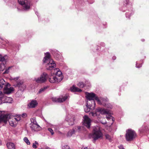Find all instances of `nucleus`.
I'll use <instances>...</instances> for the list:
<instances>
[{
  "mask_svg": "<svg viewBox=\"0 0 149 149\" xmlns=\"http://www.w3.org/2000/svg\"><path fill=\"white\" fill-rule=\"evenodd\" d=\"M44 63H47L46 69L47 70H52L56 66V64L53 60L50 58V55L49 53L47 52L45 54V56L43 60Z\"/></svg>",
  "mask_w": 149,
  "mask_h": 149,
  "instance_id": "f257e3e1",
  "label": "nucleus"
},
{
  "mask_svg": "<svg viewBox=\"0 0 149 149\" xmlns=\"http://www.w3.org/2000/svg\"><path fill=\"white\" fill-rule=\"evenodd\" d=\"M86 97L87 99V102L93 104L94 106H95V100H96L98 104H101V100H99L95 94L93 93H89L87 92L85 93Z\"/></svg>",
  "mask_w": 149,
  "mask_h": 149,
  "instance_id": "f03ea898",
  "label": "nucleus"
},
{
  "mask_svg": "<svg viewBox=\"0 0 149 149\" xmlns=\"http://www.w3.org/2000/svg\"><path fill=\"white\" fill-rule=\"evenodd\" d=\"M102 134L101 132L100 127L98 126L95 127L93 129V133L89 135V137H91L93 139V141H95L99 139L102 138Z\"/></svg>",
  "mask_w": 149,
  "mask_h": 149,
  "instance_id": "7ed1b4c3",
  "label": "nucleus"
},
{
  "mask_svg": "<svg viewBox=\"0 0 149 149\" xmlns=\"http://www.w3.org/2000/svg\"><path fill=\"white\" fill-rule=\"evenodd\" d=\"M98 112L102 114H108V116H107L106 117L107 119L108 120L111 119L112 118L111 116L109 115L110 112V111L108 110L105 109H104L100 108H98L97 109L95 113L93 112H91V115L93 116H96L97 115V113Z\"/></svg>",
  "mask_w": 149,
  "mask_h": 149,
  "instance_id": "20e7f679",
  "label": "nucleus"
},
{
  "mask_svg": "<svg viewBox=\"0 0 149 149\" xmlns=\"http://www.w3.org/2000/svg\"><path fill=\"white\" fill-rule=\"evenodd\" d=\"M136 134L134 130L130 129L126 130L125 138L127 141H132L136 138Z\"/></svg>",
  "mask_w": 149,
  "mask_h": 149,
  "instance_id": "39448f33",
  "label": "nucleus"
},
{
  "mask_svg": "<svg viewBox=\"0 0 149 149\" xmlns=\"http://www.w3.org/2000/svg\"><path fill=\"white\" fill-rule=\"evenodd\" d=\"M12 100L11 97L6 96L4 93L0 91V104L5 103H11Z\"/></svg>",
  "mask_w": 149,
  "mask_h": 149,
  "instance_id": "423d86ee",
  "label": "nucleus"
},
{
  "mask_svg": "<svg viewBox=\"0 0 149 149\" xmlns=\"http://www.w3.org/2000/svg\"><path fill=\"white\" fill-rule=\"evenodd\" d=\"M18 2L22 6L23 10L27 11L30 9V3L27 0H18Z\"/></svg>",
  "mask_w": 149,
  "mask_h": 149,
  "instance_id": "0eeeda50",
  "label": "nucleus"
},
{
  "mask_svg": "<svg viewBox=\"0 0 149 149\" xmlns=\"http://www.w3.org/2000/svg\"><path fill=\"white\" fill-rule=\"evenodd\" d=\"M47 77V74L45 72H44L40 77L35 79L36 82L37 83H42L46 81Z\"/></svg>",
  "mask_w": 149,
  "mask_h": 149,
  "instance_id": "6e6552de",
  "label": "nucleus"
},
{
  "mask_svg": "<svg viewBox=\"0 0 149 149\" xmlns=\"http://www.w3.org/2000/svg\"><path fill=\"white\" fill-rule=\"evenodd\" d=\"M68 95L66 94L63 96H60L59 98L53 97L52 98V100L54 102H62L65 101L68 98Z\"/></svg>",
  "mask_w": 149,
  "mask_h": 149,
  "instance_id": "1a4fd4ad",
  "label": "nucleus"
},
{
  "mask_svg": "<svg viewBox=\"0 0 149 149\" xmlns=\"http://www.w3.org/2000/svg\"><path fill=\"white\" fill-rule=\"evenodd\" d=\"M49 81L51 83H57L62 80V78L51 75L48 77Z\"/></svg>",
  "mask_w": 149,
  "mask_h": 149,
  "instance_id": "9d476101",
  "label": "nucleus"
},
{
  "mask_svg": "<svg viewBox=\"0 0 149 149\" xmlns=\"http://www.w3.org/2000/svg\"><path fill=\"white\" fill-rule=\"evenodd\" d=\"M14 86L15 87H18L19 90L22 91H24L26 88V85L22 81H18L17 84L14 85Z\"/></svg>",
  "mask_w": 149,
  "mask_h": 149,
  "instance_id": "9b49d317",
  "label": "nucleus"
},
{
  "mask_svg": "<svg viewBox=\"0 0 149 149\" xmlns=\"http://www.w3.org/2000/svg\"><path fill=\"white\" fill-rule=\"evenodd\" d=\"M91 120L87 116L83 117V124L87 128H89L91 125Z\"/></svg>",
  "mask_w": 149,
  "mask_h": 149,
  "instance_id": "f8f14e48",
  "label": "nucleus"
},
{
  "mask_svg": "<svg viewBox=\"0 0 149 149\" xmlns=\"http://www.w3.org/2000/svg\"><path fill=\"white\" fill-rule=\"evenodd\" d=\"M75 120L74 116L73 115H68L66 116L65 118V120L70 125H72L74 124Z\"/></svg>",
  "mask_w": 149,
  "mask_h": 149,
  "instance_id": "ddd939ff",
  "label": "nucleus"
},
{
  "mask_svg": "<svg viewBox=\"0 0 149 149\" xmlns=\"http://www.w3.org/2000/svg\"><path fill=\"white\" fill-rule=\"evenodd\" d=\"M10 116L9 114H2L0 113V123L3 122L6 123L10 118Z\"/></svg>",
  "mask_w": 149,
  "mask_h": 149,
  "instance_id": "4468645a",
  "label": "nucleus"
},
{
  "mask_svg": "<svg viewBox=\"0 0 149 149\" xmlns=\"http://www.w3.org/2000/svg\"><path fill=\"white\" fill-rule=\"evenodd\" d=\"M101 104H100L106 107L111 109L112 108V106L110 103H108L107 102L108 101V99H107L102 98L101 99Z\"/></svg>",
  "mask_w": 149,
  "mask_h": 149,
  "instance_id": "2eb2a0df",
  "label": "nucleus"
},
{
  "mask_svg": "<svg viewBox=\"0 0 149 149\" xmlns=\"http://www.w3.org/2000/svg\"><path fill=\"white\" fill-rule=\"evenodd\" d=\"M10 85L9 84H7L6 86L3 89L4 93L6 94H9L12 93L14 90V88L12 87H10Z\"/></svg>",
  "mask_w": 149,
  "mask_h": 149,
  "instance_id": "dca6fc26",
  "label": "nucleus"
},
{
  "mask_svg": "<svg viewBox=\"0 0 149 149\" xmlns=\"http://www.w3.org/2000/svg\"><path fill=\"white\" fill-rule=\"evenodd\" d=\"M95 106H93V104L86 102V105L84 107V110L86 113H88L90 111L91 109H93Z\"/></svg>",
  "mask_w": 149,
  "mask_h": 149,
  "instance_id": "f3484780",
  "label": "nucleus"
},
{
  "mask_svg": "<svg viewBox=\"0 0 149 149\" xmlns=\"http://www.w3.org/2000/svg\"><path fill=\"white\" fill-rule=\"evenodd\" d=\"M54 72H53V71H52L51 72V74H55L56 75V77H57V78L58 77H61L62 78V80L63 79V77L62 76V72L59 70L58 68H56L54 70Z\"/></svg>",
  "mask_w": 149,
  "mask_h": 149,
  "instance_id": "a211bd4d",
  "label": "nucleus"
},
{
  "mask_svg": "<svg viewBox=\"0 0 149 149\" xmlns=\"http://www.w3.org/2000/svg\"><path fill=\"white\" fill-rule=\"evenodd\" d=\"M38 104V102L36 100H32L28 104V108H32L35 107Z\"/></svg>",
  "mask_w": 149,
  "mask_h": 149,
  "instance_id": "6ab92c4d",
  "label": "nucleus"
},
{
  "mask_svg": "<svg viewBox=\"0 0 149 149\" xmlns=\"http://www.w3.org/2000/svg\"><path fill=\"white\" fill-rule=\"evenodd\" d=\"M30 127L32 130L37 131L39 130L40 126L38 124H30Z\"/></svg>",
  "mask_w": 149,
  "mask_h": 149,
  "instance_id": "aec40b11",
  "label": "nucleus"
},
{
  "mask_svg": "<svg viewBox=\"0 0 149 149\" xmlns=\"http://www.w3.org/2000/svg\"><path fill=\"white\" fill-rule=\"evenodd\" d=\"M7 84L4 80L1 78H0V89H1L3 87L5 88Z\"/></svg>",
  "mask_w": 149,
  "mask_h": 149,
  "instance_id": "412c9836",
  "label": "nucleus"
},
{
  "mask_svg": "<svg viewBox=\"0 0 149 149\" xmlns=\"http://www.w3.org/2000/svg\"><path fill=\"white\" fill-rule=\"evenodd\" d=\"M6 145L8 149H15V145L13 143H7Z\"/></svg>",
  "mask_w": 149,
  "mask_h": 149,
  "instance_id": "4be33fe9",
  "label": "nucleus"
},
{
  "mask_svg": "<svg viewBox=\"0 0 149 149\" xmlns=\"http://www.w3.org/2000/svg\"><path fill=\"white\" fill-rule=\"evenodd\" d=\"M82 127L77 126H75L73 129L74 130V132L75 134L77 133H79L81 132Z\"/></svg>",
  "mask_w": 149,
  "mask_h": 149,
  "instance_id": "5701e85b",
  "label": "nucleus"
},
{
  "mask_svg": "<svg viewBox=\"0 0 149 149\" xmlns=\"http://www.w3.org/2000/svg\"><path fill=\"white\" fill-rule=\"evenodd\" d=\"M70 90L72 92H80L82 91L81 90L77 87L73 86L70 88Z\"/></svg>",
  "mask_w": 149,
  "mask_h": 149,
  "instance_id": "b1692460",
  "label": "nucleus"
},
{
  "mask_svg": "<svg viewBox=\"0 0 149 149\" xmlns=\"http://www.w3.org/2000/svg\"><path fill=\"white\" fill-rule=\"evenodd\" d=\"M74 130L72 129V130H70L68 132L67 136H71L73 134H75Z\"/></svg>",
  "mask_w": 149,
  "mask_h": 149,
  "instance_id": "393cba45",
  "label": "nucleus"
},
{
  "mask_svg": "<svg viewBox=\"0 0 149 149\" xmlns=\"http://www.w3.org/2000/svg\"><path fill=\"white\" fill-rule=\"evenodd\" d=\"M31 124H38L37 122L36 121V118L35 117H33L32 118H31Z\"/></svg>",
  "mask_w": 149,
  "mask_h": 149,
  "instance_id": "a878e982",
  "label": "nucleus"
},
{
  "mask_svg": "<svg viewBox=\"0 0 149 149\" xmlns=\"http://www.w3.org/2000/svg\"><path fill=\"white\" fill-rule=\"evenodd\" d=\"M9 123L10 125L12 127H15L16 124V122H14L11 120H9Z\"/></svg>",
  "mask_w": 149,
  "mask_h": 149,
  "instance_id": "bb28decb",
  "label": "nucleus"
},
{
  "mask_svg": "<svg viewBox=\"0 0 149 149\" xmlns=\"http://www.w3.org/2000/svg\"><path fill=\"white\" fill-rule=\"evenodd\" d=\"M24 141L28 145L30 144V143L28 140V139L26 137H25L24 138Z\"/></svg>",
  "mask_w": 149,
  "mask_h": 149,
  "instance_id": "cd10ccee",
  "label": "nucleus"
},
{
  "mask_svg": "<svg viewBox=\"0 0 149 149\" xmlns=\"http://www.w3.org/2000/svg\"><path fill=\"white\" fill-rule=\"evenodd\" d=\"M37 145L38 146V145H39L37 141H35V143H33V145H32L33 148H35V149L37 148L38 147V146H37Z\"/></svg>",
  "mask_w": 149,
  "mask_h": 149,
  "instance_id": "c85d7f7f",
  "label": "nucleus"
},
{
  "mask_svg": "<svg viewBox=\"0 0 149 149\" xmlns=\"http://www.w3.org/2000/svg\"><path fill=\"white\" fill-rule=\"evenodd\" d=\"M49 87L48 86H46L44 87L43 88H42L40 89L38 91L39 93H40L43 91L45 89H47Z\"/></svg>",
  "mask_w": 149,
  "mask_h": 149,
  "instance_id": "c756f323",
  "label": "nucleus"
},
{
  "mask_svg": "<svg viewBox=\"0 0 149 149\" xmlns=\"http://www.w3.org/2000/svg\"><path fill=\"white\" fill-rule=\"evenodd\" d=\"M129 1V0H125L123 3L124 5L126 6V5L127 7H130L131 6L130 5L128 4Z\"/></svg>",
  "mask_w": 149,
  "mask_h": 149,
  "instance_id": "7c9ffc66",
  "label": "nucleus"
},
{
  "mask_svg": "<svg viewBox=\"0 0 149 149\" xmlns=\"http://www.w3.org/2000/svg\"><path fill=\"white\" fill-rule=\"evenodd\" d=\"M77 86L80 88H83L84 86L85 85L83 82H80L77 84Z\"/></svg>",
  "mask_w": 149,
  "mask_h": 149,
  "instance_id": "2f4dec72",
  "label": "nucleus"
},
{
  "mask_svg": "<svg viewBox=\"0 0 149 149\" xmlns=\"http://www.w3.org/2000/svg\"><path fill=\"white\" fill-rule=\"evenodd\" d=\"M5 65L3 63H1L0 67V70L3 71L5 68Z\"/></svg>",
  "mask_w": 149,
  "mask_h": 149,
  "instance_id": "473e14b6",
  "label": "nucleus"
},
{
  "mask_svg": "<svg viewBox=\"0 0 149 149\" xmlns=\"http://www.w3.org/2000/svg\"><path fill=\"white\" fill-rule=\"evenodd\" d=\"M6 56H2L0 55V61H4L5 59V57Z\"/></svg>",
  "mask_w": 149,
  "mask_h": 149,
  "instance_id": "72a5a7b5",
  "label": "nucleus"
},
{
  "mask_svg": "<svg viewBox=\"0 0 149 149\" xmlns=\"http://www.w3.org/2000/svg\"><path fill=\"white\" fill-rule=\"evenodd\" d=\"M19 78V77H11L10 79L11 80H14L15 81H16Z\"/></svg>",
  "mask_w": 149,
  "mask_h": 149,
  "instance_id": "f704fd0d",
  "label": "nucleus"
},
{
  "mask_svg": "<svg viewBox=\"0 0 149 149\" xmlns=\"http://www.w3.org/2000/svg\"><path fill=\"white\" fill-rule=\"evenodd\" d=\"M62 149H70L69 147L66 145H64V146H63L62 147Z\"/></svg>",
  "mask_w": 149,
  "mask_h": 149,
  "instance_id": "c9c22d12",
  "label": "nucleus"
},
{
  "mask_svg": "<svg viewBox=\"0 0 149 149\" xmlns=\"http://www.w3.org/2000/svg\"><path fill=\"white\" fill-rule=\"evenodd\" d=\"M48 130L51 133L52 135L54 134V133L53 130L51 128H48Z\"/></svg>",
  "mask_w": 149,
  "mask_h": 149,
  "instance_id": "e433bc0d",
  "label": "nucleus"
},
{
  "mask_svg": "<svg viewBox=\"0 0 149 149\" xmlns=\"http://www.w3.org/2000/svg\"><path fill=\"white\" fill-rule=\"evenodd\" d=\"M105 136L106 139H108L109 140H110L111 137L108 134H106Z\"/></svg>",
  "mask_w": 149,
  "mask_h": 149,
  "instance_id": "4c0bfd02",
  "label": "nucleus"
},
{
  "mask_svg": "<svg viewBox=\"0 0 149 149\" xmlns=\"http://www.w3.org/2000/svg\"><path fill=\"white\" fill-rule=\"evenodd\" d=\"M142 66L141 64H138L137 63L136 64V67L137 68H139Z\"/></svg>",
  "mask_w": 149,
  "mask_h": 149,
  "instance_id": "58836bf2",
  "label": "nucleus"
},
{
  "mask_svg": "<svg viewBox=\"0 0 149 149\" xmlns=\"http://www.w3.org/2000/svg\"><path fill=\"white\" fill-rule=\"evenodd\" d=\"M20 116H21V115ZM21 116L23 118H25L27 116V114L26 113H24L21 115Z\"/></svg>",
  "mask_w": 149,
  "mask_h": 149,
  "instance_id": "ea45409f",
  "label": "nucleus"
},
{
  "mask_svg": "<svg viewBox=\"0 0 149 149\" xmlns=\"http://www.w3.org/2000/svg\"><path fill=\"white\" fill-rule=\"evenodd\" d=\"M130 14V13H127L126 12V17L129 18L130 17V15H129Z\"/></svg>",
  "mask_w": 149,
  "mask_h": 149,
  "instance_id": "a19ab883",
  "label": "nucleus"
},
{
  "mask_svg": "<svg viewBox=\"0 0 149 149\" xmlns=\"http://www.w3.org/2000/svg\"><path fill=\"white\" fill-rule=\"evenodd\" d=\"M54 127L56 130H58L59 129L58 125H54Z\"/></svg>",
  "mask_w": 149,
  "mask_h": 149,
  "instance_id": "79ce46f5",
  "label": "nucleus"
},
{
  "mask_svg": "<svg viewBox=\"0 0 149 149\" xmlns=\"http://www.w3.org/2000/svg\"><path fill=\"white\" fill-rule=\"evenodd\" d=\"M9 72V69H6V70L3 72V74H6V73H8Z\"/></svg>",
  "mask_w": 149,
  "mask_h": 149,
  "instance_id": "37998d69",
  "label": "nucleus"
},
{
  "mask_svg": "<svg viewBox=\"0 0 149 149\" xmlns=\"http://www.w3.org/2000/svg\"><path fill=\"white\" fill-rule=\"evenodd\" d=\"M14 119L16 120V121H19L20 120V118L19 117H17V118H14Z\"/></svg>",
  "mask_w": 149,
  "mask_h": 149,
  "instance_id": "c03bdc74",
  "label": "nucleus"
},
{
  "mask_svg": "<svg viewBox=\"0 0 149 149\" xmlns=\"http://www.w3.org/2000/svg\"><path fill=\"white\" fill-rule=\"evenodd\" d=\"M119 148L120 149H123L124 148L122 145H120L119 147Z\"/></svg>",
  "mask_w": 149,
  "mask_h": 149,
  "instance_id": "a18cd8bd",
  "label": "nucleus"
},
{
  "mask_svg": "<svg viewBox=\"0 0 149 149\" xmlns=\"http://www.w3.org/2000/svg\"><path fill=\"white\" fill-rule=\"evenodd\" d=\"M6 42L7 44H8V45H11V44L10 43L9 41H8V40H7V41H6Z\"/></svg>",
  "mask_w": 149,
  "mask_h": 149,
  "instance_id": "49530a36",
  "label": "nucleus"
},
{
  "mask_svg": "<svg viewBox=\"0 0 149 149\" xmlns=\"http://www.w3.org/2000/svg\"><path fill=\"white\" fill-rule=\"evenodd\" d=\"M82 149H91L89 148H88L87 147H84V148H82Z\"/></svg>",
  "mask_w": 149,
  "mask_h": 149,
  "instance_id": "de8ad7c7",
  "label": "nucleus"
},
{
  "mask_svg": "<svg viewBox=\"0 0 149 149\" xmlns=\"http://www.w3.org/2000/svg\"><path fill=\"white\" fill-rule=\"evenodd\" d=\"M116 58V57L115 56H113L112 57V59L113 60H114Z\"/></svg>",
  "mask_w": 149,
  "mask_h": 149,
  "instance_id": "09e8293b",
  "label": "nucleus"
},
{
  "mask_svg": "<svg viewBox=\"0 0 149 149\" xmlns=\"http://www.w3.org/2000/svg\"><path fill=\"white\" fill-rule=\"evenodd\" d=\"M45 149H51L50 148L48 147H47Z\"/></svg>",
  "mask_w": 149,
  "mask_h": 149,
  "instance_id": "8fccbe9b",
  "label": "nucleus"
},
{
  "mask_svg": "<svg viewBox=\"0 0 149 149\" xmlns=\"http://www.w3.org/2000/svg\"><path fill=\"white\" fill-rule=\"evenodd\" d=\"M106 122H104V123H102L103 124H105L106 123Z\"/></svg>",
  "mask_w": 149,
  "mask_h": 149,
  "instance_id": "3c124183",
  "label": "nucleus"
},
{
  "mask_svg": "<svg viewBox=\"0 0 149 149\" xmlns=\"http://www.w3.org/2000/svg\"><path fill=\"white\" fill-rule=\"evenodd\" d=\"M1 145V140H0V146Z\"/></svg>",
  "mask_w": 149,
  "mask_h": 149,
  "instance_id": "603ef678",
  "label": "nucleus"
},
{
  "mask_svg": "<svg viewBox=\"0 0 149 149\" xmlns=\"http://www.w3.org/2000/svg\"><path fill=\"white\" fill-rule=\"evenodd\" d=\"M144 41V39H142V41L143 42Z\"/></svg>",
  "mask_w": 149,
  "mask_h": 149,
  "instance_id": "864d4df0",
  "label": "nucleus"
},
{
  "mask_svg": "<svg viewBox=\"0 0 149 149\" xmlns=\"http://www.w3.org/2000/svg\"><path fill=\"white\" fill-rule=\"evenodd\" d=\"M38 149H42L41 148H38Z\"/></svg>",
  "mask_w": 149,
  "mask_h": 149,
  "instance_id": "5fc2aeb1",
  "label": "nucleus"
},
{
  "mask_svg": "<svg viewBox=\"0 0 149 149\" xmlns=\"http://www.w3.org/2000/svg\"><path fill=\"white\" fill-rule=\"evenodd\" d=\"M131 14H132V13H131Z\"/></svg>",
  "mask_w": 149,
  "mask_h": 149,
  "instance_id": "6e6d98bb",
  "label": "nucleus"
},
{
  "mask_svg": "<svg viewBox=\"0 0 149 149\" xmlns=\"http://www.w3.org/2000/svg\"><path fill=\"white\" fill-rule=\"evenodd\" d=\"M125 149V148H124V149Z\"/></svg>",
  "mask_w": 149,
  "mask_h": 149,
  "instance_id": "4d7b16f0",
  "label": "nucleus"
}]
</instances>
